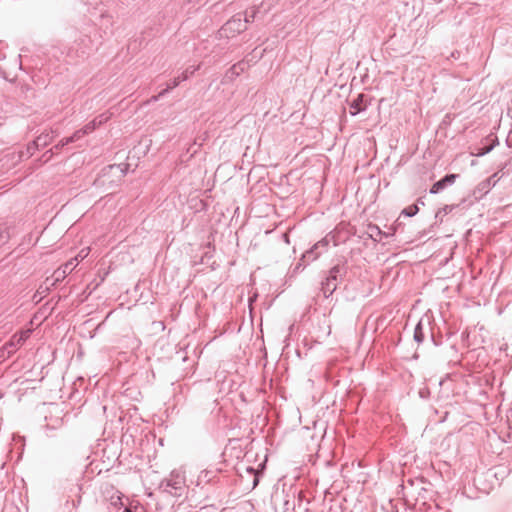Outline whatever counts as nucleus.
<instances>
[{"instance_id": "nucleus-23", "label": "nucleus", "mask_w": 512, "mask_h": 512, "mask_svg": "<svg viewBox=\"0 0 512 512\" xmlns=\"http://www.w3.org/2000/svg\"><path fill=\"white\" fill-rule=\"evenodd\" d=\"M180 82H182V80L181 77L178 76L177 78L173 79V81L170 84H168L165 89H168L169 92L171 89L177 87L180 84Z\"/></svg>"}, {"instance_id": "nucleus-22", "label": "nucleus", "mask_w": 512, "mask_h": 512, "mask_svg": "<svg viewBox=\"0 0 512 512\" xmlns=\"http://www.w3.org/2000/svg\"><path fill=\"white\" fill-rule=\"evenodd\" d=\"M96 127H97L96 120H92L91 122H89L88 124H86L83 127V130H85L86 134H89L92 131H94Z\"/></svg>"}, {"instance_id": "nucleus-8", "label": "nucleus", "mask_w": 512, "mask_h": 512, "mask_svg": "<svg viewBox=\"0 0 512 512\" xmlns=\"http://www.w3.org/2000/svg\"><path fill=\"white\" fill-rule=\"evenodd\" d=\"M56 136L57 134L53 130H51L50 132L42 133L35 139L36 146H38L39 148L46 147L53 141V139Z\"/></svg>"}, {"instance_id": "nucleus-15", "label": "nucleus", "mask_w": 512, "mask_h": 512, "mask_svg": "<svg viewBox=\"0 0 512 512\" xmlns=\"http://www.w3.org/2000/svg\"><path fill=\"white\" fill-rule=\"evenodd\" d=\"M419 211V208L416 204L410 205L406 208H404L401 212L402 215H405L407 217H412L417 214Z\"/></svg>"}, {"instance_id": "nucleus-25", "label": "nucleus", "mask_w": 512, "mask_h": 512, "mask_svg": "<svg viewBox=\"0 0 512 512\" xmlns=\"http://www.w3.org/2000/svg\"><path fill=\"white\" fill-rule=\"evenodd\" d=\"M48 289H49L48 287H43V286L41 285V286L39 287V289L37 290V292H36V294L34 295V297H33V298L35 299V298L39 295V296H40V297H39V299H41V298H42V295H43L44 293H46V292L48 291Z\"/></svg>"}, {"instance_id": "nucleus-1", "label": "nucleus", "mask_w": 512, "mask_h": 512, "mask_svg": "<svg viewBox=\"0 0 512 512\" xmlns=\"http://www.w3.org/2000/svg\"><path fill=\"white\" fill-rule=\"evenodd\" d=\"M348 272L346 260H340L337 264L331 267L327 276L321 282V291L325 298H329L337 289Z\"/></svg>"}, {"instance_id": "nucleus-7", "label": "nucleus", "mask_w": 512, "mask_h": 512, "mask_svg": "<svg viewBox=\"0 0 512 512\" xmlns=\"http://www.w3.org/2000/svg\"><path fill=\"white\" fill-rule=\"evenodd\" d=\"M365 95L359 94L355 99L350 102V113L352 116L357 115L359 112L364 111L366 109V105H363Z\"/></svg>"}, {"instance_id": "nucleus-27", "label": "nucleus", "mask_w": 512, "mask_h": 512, "mask_svg": "<svg viewBox=\"0 0 512 512\" xmlns=\"http://www.w3.org/2000/svg\"><path fill=\"white\" fill-rule=\"evenodd\" d=\"M480 186H482V189H488L490 187V179L482 182Z\"/></svg>"}, {"instance_id": "nucleus-11", "label": "nucleus", "mask_w": 512, "mask_h": 512, "mask_svg": "<svg viewBox=\"0 0 512 512\" xmlns=\"http://www.w3.org/2000/svg\"><path fill=\"white\" fill-rule=\"evenodd\" d=\"M85 135H86L85 130H83V128L79 129V130L75 131L70 137H66V138L62 139L61 145H68L70 143L76 142Z\"/></svg>"}, {"instance_id": "nucleus-2", "label": "nucleus", "mask_w": 512, "mask_h": 512, "mask_svg": "<svg viewBox=\"0 0 512 512\" xmlns=\"http://www.w3.org/2000/svg\"><path fill=\"white\" fill-rule=\"evenodd\" d=\"M186 488V478L184 472L180 470H173L169 477L163 479L159 484V489L162 492L169 493L172 496H182Z\"/></svg>"}, {"instance_id": "nucleus-3", "label": "nucleus", "mask_w": 512, "mask_h": 512, "mask_svg": "<svg viewBox=\"0 0 512 512\" xmlns=\"http://www.w3.org/2000/svg\"><path fill=\"white\" fill-rule=\"evenodd\" d=\"M330 240L327 237H324L317 243H315L309 250H307L302 257L300 258L296 269H299L300 266H307L311 262L315 261L323 252H325L329 246Z\"/></svg>"}, {"instance_id": "nucleus-12", "label": "nucleus", "mask_w": 512, "mask_h": 512, "mask_svg": "<svg viewBox=\"0 0 512 512\" xmlns=\"http://www.w3.org/2000/svg\"><path fill=\"white\" fill-rule=\"evenodd\" d=\"M495 143H497V138L492 140V143H490V144H485L481 147L475 148V152L473 154L478 157L484 156V155L488 154L490 151H492V149L495 146Z\"/></svg>"}, {"instance_id": "nucleus-4", "label": "nucleus", "mask_w": 512, "mask_h": 512, "mask_svg": "<svg viewBox=\"0 0 512 512\" xmlns=\"http://www.w3.org/2000/svg\"><path fill=\"white\" fill-rule=\"evenodd\" d=\"M245 30L246 25L243 23L241 15L236 14L221 27L219 33L221 36L229 37L230 35L233 36Z\"/></svg>"}, {"instance_id": "nucleus-18", "label": "nucleus", "mask_w": 512, "mask_h": 512, "mask_svg": "<svg viewBox=\"0 0 512 512\" xmlns=\"http://www.w3.org/2000/svg\"><path fill=\"white\" fill-rule=\"evenodd\" d=\"M77 261V258L75 259H72L68 262H66L62 267L61 269L62 270H65L66 271V274L68 273H71L73 271V269L76 267L77 263H75Z\"/></svg>"}, {"instance_id": "nucleus-17", "label": "nucleus", "mask_w": 512, "mask_h": 512, "mask_svg": "<svg viewBox=\"0 0 512 512\" xmlns=\"http://www.w3.org/2000/svg\"><path fill=\"white\" fill-rule=\"evenodd\" d=\"M246 470L253 477L252 488H255L259 483V475L253 467H247Z\"/></svg>"}, {"instance_id": "nucleus-14", "label": "nucleus", "mask_w": 512, "mask_h": 512, "mask_svg": "<svg viewBox=\"0 0 512 512\" xmlns=\"http://www.w3.org/2000/svg\"><path fill=\"white\" fill-rule=\"evenodd\" d=\"M200 65L190 66L180 75L182 81H186L190 76H192L198 69Z\"/></svg>"}, {"instance_id": "nucleus-19", "label": "nucleus", "mask_w": 512, "mask_h": 512, "mask_svg": "<svg viewBox=\"0 0 512 512\" xmlns=\"http://www.w3.org/2000/svg\"><path fill=\"white\" fill-rule=\"evenodd\" d=\"M258 11H259V8H253L251 13L250 14H246L245 18L242 19L243 23L246 25V23L252 22L254 20V18L256 17V14L258 13Z\"/></svg>"}, {"instance_id": "nucleus-13", "label": "nucleus", "mask_w": 512, "mask_h": 512, "mask_svg": "<svg viewBox=\"0 0 512 512\" xmlns=\"http://www.w3.org/2000/svg\"><path fill=\"white\" fill-rule=\"evenodd\" d=\"M424 332H423V326H422V322L419 321L418 324L416 325L415 329H414V335H413V338L414 340L417 342V343H422L423 340H424Z\"/></svg>"}, {"instance_id": "nucleus-20", "label": "nucleus", "mask_w": 512, "mask_h": 512, "mask_svg": "<svg viewBox=\"0 0 512 512\" xmlns=\"http://www.w3.org/2000/svg\"><path fill=\"white\" fill-rule=\"evenodd\" d=\"M9 239V233L5 227L0 226V246L5 244Z\"/></svg>"}, {"instance_id": "nucleus-5", "label": "nucleus", "mask_w": 512, "mask_h": 512, "mask_svg": "<svg viewBox=\"0 0 512 512\" xmlns=\"http://www.w3.org/2000/svg\"><path fill=\"white\" fill-rule=\"evenodd\" d=\"M247 68V63L245 61H240L234 64L224 75L222 79V84H227L235 80L241 73L245 71Z\"/></svg>"}, {"instance_id": "nucleus-28", "label": "nucleus", "mask_w": 512, "mask_h": 512, "mask_svg": "<svg viewBox=\"0 0 512 512\" xmlns=\"http://www.w3.org/2000/svg\"><path fill=\"white\" fill-rule=\"evenodd\" d=\"M201 477H203L204 479H207V481L210 480V478H208L209 477V472L208 471H203Z\"/></svg>"}, {"instance_id": "nucleus-9", "label": "nucleus", "mask_w": 512, "mask_h": 512, "mask_svg": "<svg viewBox=\"0 0 512 512\" xmlns=\"http://www.w3.org/2000/svg\"><path fill=\"white\" fill-rule=\"evenodd\" d=\"M368 234L369 237L372 238L374 241H379L382 236H389V234L383 232L377 225L374 224H370L368 226Z\"/></svg>"}, {"instance_id": "nucleus-26", "label": "nucleus", "mask_w": 512, "mask_h": 512, "mask_svg": "<svg viewBox=\"0 0 512 512\" xmlns=\"http://www.w3.org/2000/svg\"><path fill=\"white\" fill-rule=\"evenodd\" d=\"M94 120H96L97 126H100L101 124L105 123L108 120V117L104 114L96 117Z\"/></svg>"}, {"instance_id": "nucleus-10", "label": "nucleus", "mask_w": 512, "mask_h": 512, "mask_svg": "<svg viewBox=\"0 0 512 512\" xmlns=\"http://www.w3.org/2000/svg\"><path fill=\"white\" fill-rule=\"evenodd\" d=\"M38 149H39V147L36 146V140L32 141L31 143H29L27 145L25 150L20 151V153H19L20 160L29 159L35 153V151H37Z\"/></svg>"}, {"instance_id": "nucleus-29", "label": "nucleus", "mask_w": 512, "mask_h": 512, "mask_svg": "<svg viewBox=\"0 0 512 512\" xmlns=\"http://www.w3.org/2000/svg\"><path fill=\"white\" fill-rule=\"evenodd\" d=\"M444 211H445V213L450 212V211H452V207L451 206H445L444 207Z\"/></svg>"}, {"instance_id": "nucleus-16", "label": "nucleus", "mask_w": 512, "mask_h": 512, "mask_svg": "<svg viewBox=\"0 0 512 512\" xmlns=\"http://www.w3.org/2000/svg\"><path fill=\"white\" fill-rule=\"evenodd\" d=\"M66 271L62 270L61 267L57 269L53 274V282L52 285H55L57 282L63 280L66 277Z\"/></svg>"}, {"instance_id": "nucleus-21", "label": "nucleus", "mask_w": 512, "mask_h": 512, "mask_svg": "<svg viewBox=\"0 0 512 512\" xmlns=\"http://www.w3.org/2000/svg\"><path fill=\"white\" fill-rule=\"evenodd\" d=\"M64 146H65V145H61V141H60V142H59L58 144H56L52 149H50V150L46 151V152H45V154L43 155L44 157H45V156H47V158H46V160H45V161H47V160H49V159L51 158V156H52V155H53V153H54V150H55V151H58V150H60V149H61L62 147H64Z\"/></svg>"}, {"instance_id": "nucleus-24", "label": "nucleus", "mask_w": 512, "mask_h": 512, "mask_svg": "<svg viewBox=\"0 0 512 512\" xmlns=\"http://www.w3.org/2000/svg\"><path fill=\"white\" fill-rule=\"evenodd\" d=\"M168 93V89H163L161 92H159L157 95H154L150 98L149 102H156L160 98H162L164 95Z\"/></svg>"}, {"instance_id": "nucleus-30", "label": "nucleus", "mask_w": 512, "mask_h": 512, "mask_svg": "<svg viewBox=\"0 0 512 512\" xmlns=\"http://www.w3.org/2000/svg\"><path fill=\"white\" fill-rule=\"evenodd\" d=\"M123 512H131V510L128 508H125V510Z\"/></svg>"}, {"instance_id": "nucleus-31", "label": "nucleus", "mask_w": 512, "mask_h": 512, "mask_svg": "<svg viewBox=\"0 0 512 512\" xmlns=\"http://www.w3.org/2000/svg\"><path fill=\"white\" fill-rule=\"evenodd\" d=\"M509 113H512V109L509 110Z\"/></svg>"}, {"instance_id": "nucleus-6", "label": "nucleus", "mask_w": 512, "mask_h": 512, "mask_svg": "<svg viewBox=\"0 0 512 512\" xmlns=\"http://www.w3.org/2000/svg\"><path fill=\"white\" fill-rule=\"evenodd\" d=\"M457 177H458L457 174H447V175H445L443 178H441L439 181L435 182L432 185V187L430 189V193L431 194L439 193L440 191H442L447 186L452 185L455 182Z\"/></svg>"}]
</instances>
